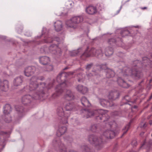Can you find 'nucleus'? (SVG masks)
I'll use <instances>...</instances> for the list:
<instances>
[{
    "mask_svg": "<svg viewBox=\"0 0 152 152\" xmlns=\"http://www.w3.org/2000/svg\"><path fill=\"white\" fill-rule=\"evenodd\" d=\"M149 59L146 57L142 58V62L135 61L133 62L132 69V77L136 79H140L143 76L141 68H144L149 64Z\"/></svg>",
    "mask_w": 152,
    "mask_h": 152,
    "instance_id": "obj_1",
    "label": "nucleus"
},
{
    "mask_svg": "<svg viewBox=\"0 0 152 152\" xmlns=\"http://www.w3.org/2000/svg\"><path fill=\"white\" fill-rule=\"evenodd\" d=\"M46 83H40L39 87L41 88L40 90L38 92L34 95V97L29 95H25L23 96L21 99L22 103L25 106H29L33 100L34 98V99H39L41 97H43L44 94V89Z\"/></svg>",
    "mask_w": 152,
    "mask_h": 152,
    "instance_id": "obj_2",
    "label": "nucleus"
},
{
    "mask_svg": "<svg viewBox=\"0 0 152 152\" xmlns=\"http://www.w3.org/2000/svg\"><path fill=\"white\" fill-rule=\"evenodd\" d=\"M102 53V49L100 47L97 48H93L89 49L88 47L85 52L80 56V57L82 59H84L90 56H98Z\"/></svg>",
    "mask_w": 152,
    "mask_h": 152,
    "instance_id": "obj_3",
    "label": "nucleus"
},
{
    "mask_svg": "<svg viewBox=\"0 0 152 152\" xmlns=\"http://www.w3.org/2000/svg\"><path fill=\"white\" fill-rule=\"evenodd\" d=\"M104 111L102 110H94V112H90L88 111H86V117L88 118L90 117L96 115V119L98 120H103L104 122L105 120V117L107 115L104 113Z\"/></svg>",
    "mask_w": 152,
    "mask_h": 152,
    "instance_id": "obj_4",
    "label": "nucleus"
},
{
    "mask_svg": "<svg viewBox=\"0 0 152 152\" xmlns=\"http://www.w3.org/2000/svg\"><path fill=\"white\" fill-rule=\"evenodd\" d=\"M88 140L90 143L95 145L97 150L101 149L103 146L104 143L102 139L96 136L90 135L88 137Z\"/></svg>",
    "mask_w": 152,
    "mask_h": 152,
    "instance_id": "obj_5",
    "label": "nucleus"
},
{
    "mask_svg": "<svg viewBox=\"0 0 152 152\" xmlns=\"http://www.w3.org/2000/svg\"><path fill=\"white\" fill-rule=\"evenodd\" d=\"M83 18L81 16H75L72 18L70 20L67 21L66 24L68 27L73 28L75 25L83 21Z\"/></svg>",
    "mask_w": 152,
    "mask_h": 152,
    "instance_id": "obj_6",
    "label": "nucleus"
},
{
    "mask_svg": "<svg viewBox=\"0 0 152 152\" xmlns=\"http://www.w3.org/2000/svg\"><path fill=\"white\" fill-rule=\"evenodd\" d=\"M66 86L65 83L64 82L57 85L56 88V92L53 94L52 96V98L55 99L62 94Z\"/></svg>",
    "mask_w": 152,
    "mask_h": 152,
    "instance_id": "obj_7",
    "label": "nucleus"
},
{
    "mask_svg": "<svg viewBox=\"0 0 152 152\" xmlns=\"http://www.w3.org/2000/svg\"><path fill=\"white\" fill-rule=\"evenodd\" d=\"M9 88V82L7 80L0 79V92H6Z\"/></svg>",
    "mask_w": 152,
    "mask_h": 152,
    "instance_id": "obj_8",
    "label": "nucleus"
},
{
    "mask_svg": "<svg viewBox=\"0 0 152 152\" xmlns=\"http://www.w3.org/2000/svg\"><path fill=\"white\" fill-rule=\"evenodd\" d=\"M37 77L32 76L30 79V82L29 85V89L30 91L35 90L38 86V84L37 82Z\"/></svg>",
    "mask_w": 152,
    "mask_h": 152,
    "instance_id": "obj_9",
    "label": "nucleus"
},
{
    "mask_svg": "<svg viewBox=\"0 0 152 152\" xmlns=\"http://www.w3.org/2000/svg\"><path fill=\"white\" fill-rule=\"evenodd\" d=\"M36 70V68L34 66H28L25 69V75L27 77L31 76L34 73Z\"/></svg>",
    "mask_w": 152,
    "mask_h": 152,
    "instance_id": "obj_10",
    "label": "nucleus"
},
{
    "mask_svg": "<svg viewBox=\"0 0 152 152\" xmlns=\"http://www.w3.org/2000/svg\"><path fill=\"white\" fill-rule=\"evenodd\" d=\"M99 101L101 105L104 107H113L114 104L112 102L104 99L99 98Z\"/></svg>",
    "mask_w": 152,
    "mask_h": 152,
    "instance_id": "obj_11",
    "label": "nucleus"
},
{
    "mask_svg": "<svg viewBox=\"0 0 152 152\" xmlns=\"http://www.w3.org/2000/svg\"><path fill=\"white\" fill-rule=\"evenodd\" d=\"M119 93L117 91H111L109 92L107 97L109 100L113 101L119 98Z\"/></svg>",
    "mask_w": 152,
    "mask_h": 152,
    "instance_id": "obj_12",
    "label": "nucleus"
},
{
    "mask_svg": "<svg viewBox=\"0 0 152 152\" xmlns=\"http://www.w3.org/2000/svg\"><path fill=\"white\" fill-rule=\"evenodd\" d=\"M85 10L86 12L89 15L96 14L98 12L96 7L92 5H89L87 7Z\"/></svg>",
    "mask_w": 152,
    "mask_h": 152,
    "instance_id": "obj_13",
    "label": "nucleus"
},
{
    "mask_svg": "<svg viewBox=\"0 0 152 152\" xmlns=\"http://www.w3.org/2000/svg\"><path fill=\"white\" fill-rule=\"evenodd\" d=\"M74 95L73 93L70 90H67L66 94L62 98V100L63 102H65L66 101H70L73 99Z\"/></svg>",
    "mask_w": 152,
    "mask_h": 152,
    "instance_id": "obj_14",
    "label": "nucleus"
},
{
    "mask_svg": "<svg viewBox=\"0 0 152 152\" xmlns=\"http://www.w3.org/2000/svg\"><path fill=\"white\" fill-rule=\"evenodd\" d=\"M76 89L78 92L83 94H86L88 92L87 87L80 84L77 85L76 87Z\"/></svg>",
    "mask_w": 152,
    "mask_h": 152,
    "instance_id": "obj_15",
    "label": "nucleus"
},
{
    "mask_svg": "<svg viewBox=\"0 0 152 152\" xmlns=\"http://www.w3.org/2000/svg\"><path fill=\"white\" fill-rule=\"evenodd\" d=\"M103 135L107 138L112 139L115 136V133L113 131L107 130L103 133Z\"/></svg>",
    "mask_w": 152,
    "mask_h": 152,
    "instance_id": "obj_16",
    "label": "nucleus"
},
{
    "mask_svg": "<svg viewBox=\"0 0 152 152\" xmlns=\"http://www.w3.org/2000/svg\"><path fill=\"white\" fill-rule=\"evenodd\" d=\"M117 82L119 85L124 88H127L129 86V84L120 77L118 78Z\"/></svg>",
    "mask_w": 152,
    "mask_h": 152,
    "instance_id": "obj_17",
    "label": "nucleus"
},
{
    "mask_svg": "<svg viewBox=\"0 0 152 152\" xmlns=\"http://www.w3.org/2000/svg\"><path fill=\"white\" fill-rule=\"evenodd\" d=\"M23 77L22 76L15 78L13 81L14 85L15 86L20 85L23 82Z\"/></svg>",
    "mask_w": 152,
    "mask_h": 152,
    "instance_id": "obj_18",
    "label": "nucleus"
},
{
    "mask_svg": "<svg viewBox=\"0 0 152 152\" xmlns=\"http://www.w3.org/2000/svg\"><path fill=\"white\" fill-rule=\"evenodd\" d=\"M39 62L42 64L45 65L48 64L50 61V59L49 58L46 56H42L39 58Z\"/></svg>",
    "mask_w": 152,
    "mask_h": 152,
    "instance_id": "obj_19",
    "label": "nucleus"
},
{
    "mask_svg": "<svg viewBox=\"0 0 152 152\" xmlns=\"http://www.w3.org/2000/svg\"><path fill=\"white\" fill-rule=\"evenodd\" d=\"M54 26L55 30L59 31L61 30L62 28V23L60 20H57L54 23Z\"/></svg>",
    "mask_w": 152,
    "mask_h": 152,
    "instance_id": "obj_20",
    "label": "nucleus"
},
{
    "mask_svg": "<svg viewBox=\"0 0 152 152\" xmlns=\"http://www.w3.org/2000/svg\"><path fill=\"white\" fill-rule=\"evenodd\" d=\"M70 112L66 113L64 115L62 116L60 122L63 124H65L68 123V118L70 115Z\"/></svg>",
    "mask_w": 152,
    "mask_h": 152,
    "instance_id": "obj_21",
    "label": "nucleus"
},
{
    "mask_svg": "<svg viewBox=\"0 0 152 152\" xmlns=\"http://www.w3.org/2000/svg\"><path fill=\"white\" fill-rule=\"evenodd\" d=\"M67 130L66 127L61 126L59 127L57 131L56 135L58 137H60L66 132Z\"/></svg>",
    "mask_w": 152,
    "mask_h": 152,
    "instance_id": "obj_22",
    "label": "nucleus"
},
{
    "mask_svg": "<svg viewBox=\"0 0 152 152\" xmlns=\"http://www.w3.org/2000/svg\"><path fill=\"white\" fill-rule=\"evenodd\" d=\"M81 101L82 104L84 107H87L90 106V103L85 97H83L81 99Z\"/></svg>",
    "mask_w": 152,
    "mask_h": 152,
    "instance_id": "obj_23",
    "label": "nucleus"
},
{
    "mask_svg": "<svg viewBox=\"0 0 152 152\" xmlns=\"http://www.w3.org/2000/svg\"><path fill=\"white\" fill-rule=\"evenodd\" d=\"M122 73L124 76L131 75L132 76V69L129 68L124 67L122 70Z\"/></svg>",
    "mask_w": 152,
    "mask_h": 152,
    "instance_id": "obj_24",
    "label": "nucleus"
},
{
    "mask_svg": "<svg viewBox=\"0 0 152 152\" xmlns=\"http://www.w3.org/2000/svg\"><path fill=\"white\" fill-rule=\"evenodd\" d=\"M70 74H72V73L71 72L67 73L63 72L59 74L57 77V80H58V79H60L61 80V78L65 77V78L64 79V80H65V78Z\"/></svg>",
    "mask_w": 152,
    "mask_h": 152,
    "instance_id": "obj_25",
    "label": "nucleus"
},
{
    "mask_svg": "<svg viewBox=\"0 0 152 152\" xmlns=\"http://www.w3.org/2000/svg\"><path fill=\"white\" fill-rule=\"evenodd\" d=\"M74 107V104L73 103L69 102L65 104L64 107L66 111H71Z\"/></svg>",
    "mask_w": 152,
    "mask_h": 152,
    "instance_id": "obj_26",
    "label": "nucleus"
},
{
    "mask_svg": "<svg viewBox=\"0 0 152 152\" xmlns=\"http://www.w3.org/2000/svg\"><path fill=\"white\" fill-rule=\"evenodd\" d=\"M4 109L3 113L5 115L9 114L11 111V107L9 104H6L4 107Z\"/></svg>",
    "mask_w": 152,
    "mask_h": 152,
    "instance_id": "obj_27",
    "label": "nucleus"
},
{
    "mask_svg": "<svg viewBox=\"0 0 152 152\" xmlns=\"http://www.w3.org/2000/svg\"><path fill=\"white\" fill-rule=\"evenodd\" d=\"M113 52V49L112 47H108L105 49V53L107 56H110L112 55Z\"/></svg>",
    "mask_w": 152,
    "mask_h": 152,
    "instance_id": "obj_28",
    "label": "nucleus"
},
{
    "mask_svg": "<svg viewBox=\"0 0 152 152\" xmlns=\"http://www.w3.org/2000/svg\"><path fill=\"white\" fill-rule=\"evenodd\" d=\"M106 77L108 78H111L114 77L115 75V73L112 70L107 69L106 71Z\"/></svg>",
    "mask_w": 152,
    "mask_h": 152,
    "instance_id": "obj_29",
    "label": "nucleus"
},
{
    "mask_svg": "<svg viewBox=\"0 0 152 152\" xmlns=\"http://www.w3.org/2000/svg\"><path fill=\"white\" fill-rule=\"evenodd\" d=\"M57 113L58 115L60 117H62L64 115L65 113H68L69 112H65L63 111V109L61 107H59L57 109Z\"/></svg>",
    "mask_w": 152,
    "mask_h": 152,
    "instance_id": "obj_30",
    "label": "nucleus"
},
{
    "mask_svg": "<svg viewBox=\"0 0 152 152\" xmlns=\"http://www.w3.org/2000/svg\"><path fill=\"white\" fill-rule=\"evenodd\" d=\"M120 34L122 37H124L129 35L130 34V33L128 30L125 28L122 30Z\"/></svg>",
    "mask_w": 152,
    "mask_h": 152,
    "instance_id": "obj_31",
    "label": "nucleus"
},
{
    "mask_svg": "<svg viewBox=\"0 0 152 152\" xmlns=\"http://www.w3.org/2000/svg\"><path fill=\"white\" fill-rule=\"evenodd\" d=\"M81 148L84 152H94L92 149L87 145L82 146Z\"/></svg>",
    "mask_w": 152,
    "mask_h": 152,
    "instance_id": "obj_32",
    "label": "nucleus"
},
{
    "mask_svg": "<svg viewBox=\"0 0 152 152\" xmlns=\"http://www.w3.org/2000/svg\"><path fill=\"white\" fill-rule=\"evenodd\" d=\"M77 81L79 82H83L85 80V77L81 73H79L77 75Z\"/></svg>",
    "mask_w": 152,
    "mask_h": 152,
    "instance_id": "obj_33",
    "label": "nucleus"
},
{
    "mask_svg": "<svg viewBox=\"0 0 152 152\" xmlns=\"http://www.w3.org/2000/svg\"><path fill=\"white\" fill-rule=\"evenodd\" d=\"M53 41V39L52 38L49 37L48 35L45 37L44 39V42L46 43H51Z\"/></svg>",
    "mask_w": 152,
    "mask_h": 152,
    "instance_id": "obj_34",
    "label": "nucleus"
},
{
    "mask_svg": "<svg viewBox=\"0 0 152 152\" xmlns=\"http://www.w3.org/2000/svg\"><path fill=\"white\" fill-rule=\"evenodd\" d=\"M130 126V124H127L125 127L123 129V133L122 134V136H124L125 134L128 130Z\"/></svg>",
    "mask_w": 152,
    "mask_h": 152,
    "instance_id": "obj_35",
    "label": "nucleus"
},
{
    "mask_svg": "<svg viewBox=\"0 0 152 152\" xmlns=\"http://www.w3.org/2000/svg\"><path fill=\"white\" fill-rule=\"evenodd\" d=\"M57 48V46L56 45H52L49 47V51L50 52H52L55 51Z\"/></svg>",
    "mask_w": 152,
    "mask_h": 152,
    "instance_id": "obj_36",
    "label": "nucleus"
},
{
    "mask_svg": "<svg viewBox=\"0 0 152 152\" xmlns=\"http://www.w3.org/2000/svg\"><path fill=\"white\" fill-rule=\"evenodd\" d=\"M107 42L110 45H113L116 43V40L115 38H111L108 39Z\"/></svg>",
    "mask_w": 152,
    "mask_h": 152,
    "instance_id": "obj_37",
    "label": "nucleus"
},
{
    "mask_svg": "<svg viewBox=\"0 0 152 152\" xmlns=\"http://www.w3.org/2000/svg\"><path fill=\"white\" fill-rule=\"evenodd\" d=\"M98 127L96 124L92 125L90 128V130L93 132H96L97 129Z\"/></svg>",
    "mask_w": 152,
    "mask_h": 152,
    "instance_id": "obj_38",
    "label": "nucleus"
},
{
    "mask_svg": "<svg viewBox=\"0 0 152 152\" xmlns=\"http://www.w3.org/2000/svg\"><path fill=\"white\" fill-rule=\"evenodd\" d=\"M16 109V111L19 113H23L24 111V108L22 106H17Z\"/></svg>",
    "mask_w": 152,
    "mask_h": 152,
    "instance_id": "obj_39",
    "label": "nucleus"
},
{
    "mask_svg": "<svg viewBox=\"0 0 152 152\" xmlns=\"http://www.w3.org/2000/svg\"><path fill=\"white\" fill-rule=\"evenodd\" d=\"M41 50V51H43V52L45 53L50 52L49 51V48L46 46H44L43 48H42Z\"/></svg>",
    "mask_w": 152,
    "mask_h": 152,
    "instance_id": "obj_40",
    "label": "nucleus"
},
{
    "mask_svg": "<svg viewBox=\"0 0 152 152\" xmlns=\"http://www.w3.org/2000/svg\"><path fill=\"white\" fill-rule=\"evenodd\" d=\"M123 100L124 102H125V101H126L127 102H131L130 98L128 95L125 96Z\"/></svg>",
    "mask_w": 152,
    "mask_h": 152,
    "instance_id": "obj_41",
    "label": "nucleus"
},
{
    "mask_svg": "<svg viewBox=\"0 0 152 152\" xmlns=\"http://www.w3.org/2000/svg\"><path fill=\"white\" fill-rule=\"evenodd\" d=\"M93 65V63H91L90 64H88L86 65V69L87 70H89L91 68Z\"/></svg>",
    "mask_w": 152,
    "mask_h": 152,
    "instance_id": "obj_42",
    "label": "nucleus"
},
{
    "mask_svg": "<svg viewBox=\"0 0 152 152\" xmlns=\"http://www.w3.org/2000/svg\"><path fill=\"white\" fill-rule=\"evenodd\" d=\"M47 70L48 71H51V70H53V67L52 65H48L47 66Z\"/></svg>",
    "mask_w": 152,
    "mask_h": 152,
    "instance_id": "obj_43",
    "label": "nucleus"
},
{
    "mask_svg": "<svg viewBox=\"0 0 152 152\" xmlns=\"http://www.w3.org/2000/svg\"><path fill=\"white\" fill-rule=\"evenodd\" d=\"M59 152H67L66 148L65 146H64L62 148L59 150Z\"/></svg>",
    "mask_w": 152,
    "mask_h": 152,
    "instance_id": "obj_44",
    "label": "nucleus"
},
{
    "mask_svg": "<svg viewBox=\"0 0 152 152\" xmlns=\"http://www.w3.org/2000/svg\"><path fill=\"white\" fill-rule=\"evenodd\" d=\"M132 144L134 146L137 145V142L136 140H133L132 142Z\"/></svg>",
    "mask_w": 152,
    "mask_h": 152,
    "instance_id": "obj_45",
    "label": "nucleus"
},
{
    "mask_svg": "<svg viewBox=\"0 0 152 152\" xmlns=\"http://www.w3.org/2000/svg\"><path fill=\"white\" fill-rule=\"evenodd\" d=\"M37 79L42 81L44 80V77L43 76H41L38 77V78H37Z\"/></svg>",
    "mask_w": 152,
    "mask_h": 152,
    "instance_id": "obj_46",
    "label": "nucleus"
},
{
    "mask_svg": "<svg viewBox=\"0 0 152 152\" xmlns=\"http://www.w3.org/2000/svg\"><path fill=\"white\" fill-rule=\"evenodd\" d=\"M53 40H56L58 42H59L60 41V39L58 37H56Z\"/></svg>",
    "mask_w": 152,
    "mask_h": 152,
    "instance_id": "obj_47",
    "label": "nucleus"
},
{
    "mask_svg": "<svg viewBox=\"0 0 152 152\" xmlns=\"http://www.w3.org/2000/svg\"><path fill=\"white\" fill-rule=\"evenodd\" d=\"M92 76L93 75L92 74H91V73H90L89 74L87 75V76L89 78L90 77Z\"/></svg>",
    "mask_w": 152,
    "mask_h": 152,
    "instance_id": "obj_48",
    "label": "nucleus"
},
{
    "mask_svg": "<svg viewBox=\"0 0 152 152\" xmlns=\"http://www.w3.org/2000/svg\"><path fill=\"white\" fill-rule=\"evenodd\" d=\"M149 84L151 86L152 85V78L150 80Z\"/></svg>",
    "mask_w": 152,
    "mask_h": 152,
    "instance_id": "obj_49",
    "label": "nucleus"
},
{
    "mask_svg": "<svg viewBox=\"0 0 152 152\" xmlns=\"http://www.w3.org/2000/svg\"><path fill=\"white\" fill-rule=\"evenodd\" d=\"M144 134V132H142L140 134V135L141 136H142V135H143V134Z\"/></svg>",
    "mask_w": 152,
    "mask_h": 152,
    "instance_id": "obj_50",
    "label": "nucleus"
},
{
    "mask_svg": "<svg viewBox=\"0 0 152 152\" xmlns=\"http://www.w3.org/2000/svg\"><path fill=\"white\" fill-rule=\"evenodd\" d=\"M152 99V94H151V96H150V97L149 98V100H150Z\"/></svg>",
    "mask_w": 152,
    "mask_h": 152,
    "instance_id": "obj_51",
    "label": "nucleus"
},
{
    "mask_svg": "<svg viewBox=\"0 0 152 152\" xmlns=\"http://www.w3.org/2000/svg\"><path fill=\"white\" fill-rule=\"evenodd\" d=\"M6 134L7 133L3 132H0V134Z\"/></svg>",
    "mask_w": 152,
    "mask_h": 152,
    "instance_id": "obj_52",
    "label": "nucleus"
},
{
    "mask_svg": "<svg viewBox=\"0 0 152 152\" xmlns=\"http://www.w3.org/2000/svg\"><path fill=\"white\" fill-rule=\"evenodd\" d=\"M69 68L68 67H66L65 68H64L63 69V70H65L67 69H68Z\"/></svg>",
    "mask_w": 152,
    "mask_h": 152,
    "instance_id": "obj_53",
    "label": "nucleus"
},
{
    "mask_svg": "<svg viewBox=\"0 0 152 152\" xmlns=\"http://www.w3.org/2000/svg\"><path fill=\"white\" fill-rule=\"evenodd\" d=\"M5 121L6 122L8 123L10 122V120H9V121H7V120H6V119H5Z\"/></svg>",
    "mask_w": 152,
    "mask_h": 152,
    "instance_id": "obj_54",
    "label": "nucleus"
},
{
    "mask_svg": "<svg viewBox=\"0 0 152 152\" xmlns=\"http://www.w3.org/2000/svg\"><path fill=\"white\" fill-rule=\"evenodd\" d=\"M145 141L143 142V143L142 145L140 147V148H141L143 145H144L145 144Z\"/></svg>",
    "mask_w": 152,
    "mask_h": 152,
    "instance_id": "obj_55",
    "label": "nucleus"
},
{
    "mask_svg": "<svg viewBox=\"0 0 152 152\" xmlns=\"http://www.w3.org/2000/svg\"><path fill=\"white\" fill-rule=\"evenodd\" d=\"M150 125H151L152 124V121H150Z\"/></svg>",
    "mask_w": 152,
    "mask_h": 152,
    "instance_id": "obj_56",
    "label": "nucleus"
},
{
    "mask_svg": "<svg viewBox=\"0 0 152 152\" xmlns=\"http://www.w3.org/2000/svg\"><path fill=\"white\" fill-rule=\"evenodd\" d=\"M146 8H147L146 7H144L142 8V10H144V9H146Z\"/></svg>",
    "mask_w": 152,
    "mask_h": 152,
    "instance_id": "obj_57",
    "label": "nucleus"
},
{
    "mask_svg": "<svg viewBox=\"0 0 152 152\" xmlns=\"http://www.w3.org/2000/svg\"><path fill=\"white\" fill-rule=\"evenodd\" d=\"M137 107V106H134L133 107V108H136Z\"/></svg>",
    "mask_w": 152,
    "mask_h": 152,
    "instance_id": "obj_58",
    "label": "nucleus"
},
{
    "mask_svg": "<svg viewBox=\"0 0 152 152\" xmlns=\"http://www.w3.org/2000/svg\"><path fill=\"white\" fill-rule=\"evenodd\" d=\"M130 152H136L135 151H131Z\"/></svg>",
    "mask_w": 152,
    "mask_h": 152,
    "instance_id": "obj_59",
    "label": "nucleus"
},
{
    "mask_svg": "<svg viewBox=\"0 0 152 152\" xmlns=\"http://www.w3.org/2000/svg\"><path fill=\"white\" fill-rule=\"evenodd\" d=\"M69 152H76L74 151H70Z\"/></svg>",
    "mask_w": 152,
    "mask_h": 152,
    "instance_id": "obj_60",
    "label": "nucleus"
},
{
    "mask_svg": "<svg viewBox=\"0 0 152 152\" xmlns=\"http://www.w3.org/2000/svg\"><path fill=\"white\" fill-rule=\"evenodd\" d=\"M53 86V84H51V87H52Z\"/></svg>",
    "mask_w": 152,
    "mask_h": 152,
    "instance_id": "obj_61",
    "label": "nucleus"
},
{
    "mask_svg": "<svg viewBox=\"0 0 152 152\" xmlns=\"http://www.w3.org/2000/svg\"><path fill=\"white\" fill-rule=\"evenodd\" d=\"M143 82V81L142 80V81L141 82V83L142 82Z\"/></svg>",
    "mask_w": 152,
    "mask_h": 152,
    "instance_id": "obj_62",
    "label": "nucleus"
},
{
    "mask_svg": "<svg viewBox=\"0 0 152 152\" xmlns=\"http://www.w3.org/2000/svg\"><path fill=\"white\" fill-rule=\"evenodd\" d=\"M103 66H106V65H104Z\"/></svg>",
    "mask_w": 152,
    "mask_h": 152,
    "instance_id": "obj_63",
    "label": "nucleus"
},
{
    "mask_svg": "<svg viewBox=\"0 0 152 152\" xmlns=\"http://www.w3.org/2000/svg\"><path fill=\"white\" fill-rule=\"evenodd\" d=\"M151 136L152 137V134H151Z\"/></svg>",
    "mask_w": 152,
    "mask_h": 152,
    "instance_id": "obj_64",
    "label": "nucleus"
}]
</instances>
